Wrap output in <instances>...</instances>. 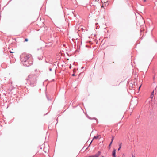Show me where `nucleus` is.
<instances>
[{
	"mask_svg": "<svg viewBox=\"0 0 157 157\" xmlns=\"http://www.w3.org/2000/svg\"><path fill=\"white\" fill-rule=\"evenodd\" d=\"M121 145H122V143H121L119 144L120 147H121Z\"/></svg>",
	"mask_w": 157,
	"mask_h": 157,
	"instance_id": "1a4fd4ad",
	"label": "nucleus"
},
{
	"mask_svg": "<svg viewBox=\"0 0 157 157\" xmlns=\"http://www.w3.org/2000/svg\"><path fill=\"white\" fill-rule=\"evenodd\" d=\"M113 139H114V137L113 136L112 139L111 140V142H113Z\"/></svg>",
	"mask_w": 157,
	"mask_h": 157,
	"instance_id": "6e6552de",
	"label": "nucleus"
},
{
	"mask_svg": "<svg viewBox=\"0 0 157 157\" xmlns=\"http://www.w3.org/2000/svg\"><path fill=\"white\" fill-rule=\"evenodd\" d=\"M101 154V152L100 151H98L96 154L94 155L90 156L89 157H98Z\"/></svg>",
	"mask_w": 157,
	"mask_h": 157,
	"instance_id": "f03ea898",
	"label": "nucleus"
},
{
	"mask_svg": "<svg viewBox=\"0 0 157 157\" xmlns=\"http://www.w3.org/2000/svg\"><path fill=\"white\" fill-rule=\"evenodd\" d=\"M30 56L29 55L22 54L21 56V60L22 62H25Z\"/></svg>",
	"mask_w": 157,
	"mask_h": 157,
	"instance_id": "f257e3e1",
	"label": "nucleus"
},
{
	"mask_svg": "<svg viewBox=\"0 0 157 157\" xmlns=\"http://www.w3.org/2000/svg\"><path fill=\"white\" fill-rule=\"evenodd\" d=\"M121 148V147H119L118 149V150L119 151L120 149Z\"/></svg>",
	"mask_w": 157,
	"mask_h": 157,
	"instance_id": "f8f14e48",
	"label": "nucleus"
},
{
	"mask_svg": "<svg viewBox=\"0 0 157 157\" xmlns=\"http://www.w3.org/2000/svg\"><path fill=\"white\" fill-rule=\"evenodd\" d=\"M71 65H70L69 66V68H71Z\"/></svg>",
	"mask_w": 157,
	"mask_h": 157,
	"instance_id": "4468645a",
	"label": "nucleus"
},
{
	"mask_svg": "<svg viewBox=\"0 0 157 157\" xmlns=\"http://www.w3.org/2000/svg\"><path fill=\"white\" fill-rule=\"evenodd\" d=\"M112 143V142H111V143H110V144L109 145V147H111Z\"/></svg>",
	"mask_w": 157,
	"mask_h": 157,
	"instance_id": "0eeeda50",
	"label": "nucleus"
},
{
	"mask_svg": "<svg viewBox=\"0 0 157 157\" xmlns=\"http://www.w3.org/2000/svg\"><path fill=\"white\" fill-rule=\"evenodd\" d=\"M115 154H116V150L114 149L113 152V154H112L113 156H115Z\"/></svg>",
	"mask_w": 157,
	"mask_h": 157,
	"instance_id": "20e7f679",
	"label": "nucleus"
},
{
	"mask_svg": "<svg viewBox=\"0 0 157 157\" xmlns=\"http://www.w3.org/2000/svg\"><path fill=\"white\" fill-rule=\"evenodd\" d=\"M144 2H145L146 0H144Z\"/></svg>",
	"mask_w": 157,
	"mask_h": 157,
	"instance_id": "6ab92c4d",
	"label": "nucleus"
},
{
	"mask_svg": "<svg viewBox=\"0 0 157 157\" xmlns=\"http://www.w3.org/2000/svg\"><path fill=\"white\" fill-rule=\"evenodd\" d=\"M140 17L141 18H140V19H143V17H141V16H140Z\"/></svg>",
	"mask_w": 157,
	"mask_h": 157,
	"instance_id": "9b49d317",
	"label": "nucleus"
},
{
	"mask_svg": "<svg viewBox=\"0 0 157 157\" xmlns=\"http://www.w3.org/2000/svg\"><path fill=\"white\" fill-rule=\"evenodd\" d=\"M99 136H94V138H93V139L92 140V141L91 142V143L92 142V141L94 140V139H98V137H99Z\"/></svg>",
	"mask_w": 157,
	"mask_h": 157,
	"instance_id": "7ed1b4c3",
	"label": "nucleus"
},
{
	"mask_svg": "<svg viewBox=\"0 0 157 157\" xmlns=\"http://www.w3.org/2000/svg\"><path fill=\"white\" fill-rule=\"evenodd\" d=\"M101 7H103V6H101Z\"/></svg>",
	"mask_w": 157,
	"mask_h": 157,
	"instance_id": "f3484780",
	"label": "nucleus"
},
{
	"mask_svg": "<svg viewBox=\"0 0 157 157\" xmlns=\"http://www.w3.org/2000/svg\"><path fill=\"white\" fill-rule=\"evenodd\" d=\"M114 157H116L115 155V156H113Z\"/></svg>",
	"mask_w": 157,
	"mask_h": 157,
	"instance_id": "a211bd4d",
	"label": "nucleus"
},
{
	"mask_svg": "<svg viewBox=\"0 0 157 157\" xmlns=\"http://www.w3.org/2000/svg\"><path fill=\"white\" fill-rule=\"evenodd\" d=\"M10 53H15V52L14 51V50H13V49H12V50L11 51H10Z\"/></svg>",
	"mask_w": 157,
	"mask_h": 157,
	"instance_id": "423d86ee",
	"label": "nucleus"
},
{
	"mask_svg": "<svg viewBox=\"0 0 157 157\" xmlns=\"http://www.w3.org/2000/svg\"><path fill=\"white\" fill-rule=\"evenodd\" d=\"M28 41V39H26H26H25V41L27 42V41Z\"/></svg>",
	"mask_w": 157,
	"mask_h": 157,
	"instance_id": "9d476101",
	"label": "nucleus"
},
{
	"mask_svg": "<svg viewBox=\"0 0 157 157\" xmlns=\"http://www.w3.org/2000/svg\"><path fill=\"white\" fill-rule=\"evenodd\" d=\"M154 91H153L152 92V93L151 95V98L152 99V98L154 96Z\"/></svg>",
	"mask_w": 157,
	"mask_h": 157,
	"instance_id": "39448f33",
	"label": "nucleus"
},
{
	"mask_svg": "<svg viewBox=\"0 0 157 157\" xmlns=\"http://www.w3.org/2000/svg\"><path fill=\"white\" fill-rule=\"evenodd\" d=\"M102 157H104L103 156H102Z\"/></svg>",
	"mask_w": 157,
	"mask_h": 157,
	"instance_id": "aec40b11",
	"label": "nucleus"
},
{
	"mask_svg": "<svg viewBox=\"0 0 157 157\" xmlns=\"http://www.w3.org/2000/svg\"><path fill=\"white\" fill-rule=\"evenodd\" d=\"M132 157H135V156L133 155H132Z\"/></svg>",
	"mask_w": 157,
	"mask_h": 157,
	"instance_id": "dca6fc26",
	"label": "nucleus"
},
{
	"mask_svg": "<svg viewBox=\"0 0 157 157\" xmlns=\"http://www.w3.org/2000/svg\"><path fill=\"white\" fill-rule=\"evenodd\" d=\"M72 75L73 76H75V74H73Z\"/></svg>",
	"mask_w": 157,
	"mask_h": 157,
	"instance_id": "2eb2a0df",
	"label": "nucleus"
},
{
	"mask_svg": "<svg viewBox=\"0 0 157 157\" xmlns=\"http://www.w3.org/2000/svg\"><path fill=\"white\" fill-rule=\"evenodd\" d=\"M141 85L140 86V87H139V90H140V88L141 87Z\"/></svg>",
	"mask_w": 157,
	"mask_h": 157,
	"instance_id": "ddd939ff",
	"label": "nucleus"
}]
</instances>
